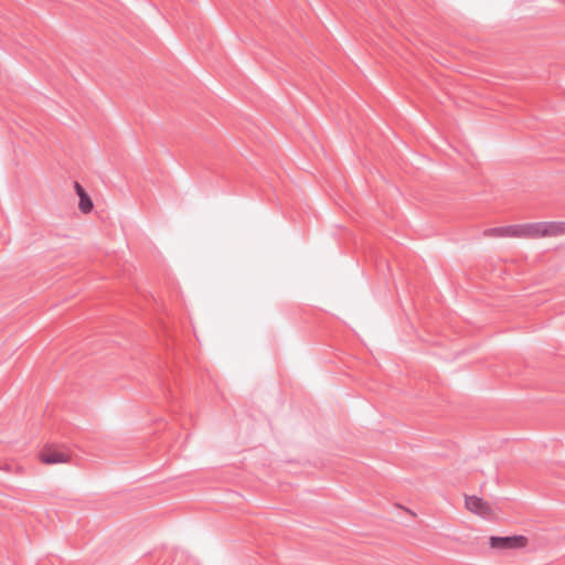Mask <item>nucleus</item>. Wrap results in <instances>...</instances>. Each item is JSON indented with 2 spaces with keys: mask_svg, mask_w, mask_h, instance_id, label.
<instances>
[{
  "mask_svg": "<svg viewBox=\"0 0 565 565\" xmlns=\"http://www.w3.org/2000/svg\"><path fill=\"white\" fill-rule=\"evenodd\" d=\"M39 459L47 466L65 465L72 460V452L64 447L49 445L40 451Z\"/></svg>",
  "mask_w": 565,
  "mask_h": 565,
  "instance_id": "nucleus-1",
  "label": "nucleus"
},
{
  "mask_svg": "<svg viewBox=\"0 0 565 565\" xmlns=\"http://www.w3.org/2000/svg\"><path fill=\"white\" fill-rule=\"evenodd\" d=\"M489 545L493 550H524L529 545V539L525 535L512 536H491Z\"/></svg>",
  "mask_w": 565,
  "mask_h": 565,
  "instance_id": "nucleus-2",
  "label": "nucleus"
},
{
  "mask_svg": "<svg viewBox=\"0 0 565 565\" xmlns=\"http://www.w3.org/2000/svg\"><path fill=\"white\" fill-rule=\"evenodd\" d=\"M465 509L482 519L493 516V509L490 503L477 495H465Z\"/></svg>",
  "mask_w": 565,
  "mask_h": 565,
  "instance_id": "nucleus-3",
  "label": "nucleus"
},
{
  "mask_svg": "<svg viewBox=\"0 0 565 565\" xmlns=\"http://www.w3.org/2000/svg\"><path fill=\"white\" fill-rule=\"evenodd\" d=\"M541 238L565 235V222H539Z\"/></svg>",
  "mask_w": 565,
  "mask_h": 565,
  "instance_id": "nucleus-4",
  "label": "nucleus"
},
{
  "mask_svg": "<svg viewBox=\"0 0 565 565\" xmlns=\"http://www.w3.org/2000/svg\"><path fill=\"white\" fill-rule=\"evenodd\" d=\"M74 190L79 198V202H78L79 211L84 214L90 213L94 209V203H93L90 196L87 194L85 189L78 182L74 183Z\"/></svg>",
  "mask_w": 565,
  "mask_h": 565,
  "instance_id": "nucleus-5",
  "label": "nucleus"
},
{
  "mask_svg": "<svg viewBox=\"0 0 565 565\" xmlns=\"http://www.w3.org/2000/svg\"><path fill=\"white\" fill-rule=\"evenodd\" d=\"M499 235L508 237H523L524 224L509 225L497 230Z\"/></svg>",
  "mask_w": 565,
  "mask_h": 565,
  "instance_id": "nucleus-6",
  "label": "nucleus"
},
{
  "mask_svg": "<svg viewBox=\"0 0 565 565\" xmlns=\"http://www.w3.org/2000/svg\"><path fill=\"white\" fill-rule=\"evenodd\" d=\"M523 237L526 238H541L540 224L526 223L524 224Z\"/></svg>",
  "mask_w": 565,
  "mask_h": 565,
  "instance_id": "nucleus-7",
  "label": "nucleus"
}]
</instances>
